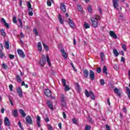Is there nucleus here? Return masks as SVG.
Segmentation results:
<instances>
[{
	"mask_svg": "<svg viewBox=\"0 0 130 130\" xmlns=\"http://www.w3.org/2000/svg\"><path fill=\"white\" fill-rule=\"evenodd\" d=\"M101 19V17L98 14H95L94 17H91L90 20L91 22V24L94 28H97L98 27V21Z\"/></svg>",
	"mask_w": 130,
	"mask_h": 130,
	"instance_id": "obj_1",
	"label": "nucleus"
},
{
	"mask_svg": "<svg viewBox=\"0 0 130 130\" xmlns=\"http://www.w3.org/2000/svg\"><path fill=\"white\" fill-rule=\"evenodd\" d=\"M85 95L87 98L90 97L91 100H95V95L93 93V91H90L89 92L87 89H85Z\"/></svg>",
	"mask_w": 130,
	"mask_h": 130,
	"instance_id": "obj_2",
	"label": "nucleus"
},
{
	"mask_svg": "<svg viewBox=\"0 0 130 130\" xmlns=\"http://www.w3.org/2000/svg\"><path fill=\"white\" fill-rule=\"evenodd\" d=\"M61 105L63 107H67V99L64 96V94H61L60 96Z\"/></svg>",
	"mask_w": 130,
	"mask_h": 130,
	"instance_id": "obj_3",
	"label": "nucleus"
},
{
	"mask_svg": "<svg viewBox=\"0 0 130 130\" xmlns=\"http://www.w3.org/2000/svg\"><path fill=\"white\" fill-rule=\"evenodd\" d=\"M41 67H44L45 63H46V60L45 59V55H42V59L39 62Z\"/></svg>",
	"mask_w": 130,
	"mask_h": 130,
	"instance_id": "obj_4",
	"label": "nucleus"
},
{
	"mask_svg": "<svg viewBox=\"0 0 130 130\" xmlns=\"http://www.w3.org/2000/svg\"><path fill=\"white\" fill-rule=\"evenodd\" d=\"M16 92H17V93L18 94V96L20 98H22L23 97V90H22V88H21L20 87H18L16 89Z\"/></svg>",
	"mask_w": 130,
	"mask_h": 130,
	"instance_id": "obj_5",
	"label": "nucleus"
},
{
	"mask_svg": "<svg viewBox=\"0 0 130 130\" xmlns=\"http://www.w3.org/2000/svg\"><path fill=\"white\" fill-rule=\"evenodd\" d=\"M25 121L26 123H28V124H32L33 123V120H32V118H31V116L29 115L26 117Z\"/></svg>",
	"mask_w": 130,
	"mask_h": 130,
	"instance_id": "obj_6",
	"label": "nucleus"
},
{
	"mask_svg": "<svg viewBox=\"0 0 130 130\" xmlns=\"http://www.w3.org/2000/svg\"><path fill=\"white\" fill-rule=\"evenodd\" d=\"M18 54L19 55L20 57H22V58H24L25 57L26 55L24 53V51L21 49L17 50Z\"/></svg>",
	"mask_w": 130,
	"mask_h": 130,
	"instance_id": "obj_7",
	"label": "nucleus"
},
{
	"mask_svg": "<svg viewBox=\"0 0 130 130\" xmlns=\"http://www.w3.org/2000/svg\"><path fill=\"white\" fill-rule=\"evenodd\" d=\"M89 78L91 81L95 80V73L93 70L89 71Z\"/></svg>",
	"mask_w": 130,
	"mask_h": 130,
	"instance_id": "obj_8",
	"label": "nucleus"
},
{
	"mask_svg": "<svg viewBox=\"0 0 130 130\" xmlns=\"http://www.w3.org/2000/svg\"><path fill=\"white\" fill-rule=\"evenodd\" d=\"M113 5L114 9L118 11V0H112Z\"/></svg>",
	"mask_w": 130,
	"mask_h": 130,
	"instance_id": "obj_9",
	"label": "nucleus"
},
{
	"mask_svg": "<svg viewBox=\"0 0 130 130\" xmlns=\"http://www.w3.org/2000/svg\"><path fill=\"white\" fill-rule=\"evenodd\" d=\"M4 123L6 126H10V125H11V122H10V119H9V118H8V117H6L5 118Z\"/></svg>",
	"mask_w": 130,
	"mask_h": 130,
	"instance_id": "obj_10",
	"label": "nucleus"
},
{
	"mask_svg": "<svg viewBox=\"0 0 130 130\" xmlns=\"http://www.w3.org/2000/svg\"><path fill=\"white\" fill-rule=\"evenodd\" d=\"M45 95L46 97H50L52 95L51 90L49 89H46L45 90Z\"/></svg>",
	"mask_w": 130,
	"mask_h": 130,
	"instance_id": "obj_11",
	"label": "nucleus"
},
{
	"mask_svg": "<svg viewBox=\"0 0 130 130\" xmlns=\"http://www.w3.org/2000/svg\"><path fill=\"white\" fill-rule=\"evenodd\" d=\"M47 105H48V107H49L51 110H53V105L52 104V102H51V101H47Z\"/></svg>",
	"mask_w": 130,
	"mask_h": 130,
	"instance_id": "obj_12",
	"label": "nucleus"
},
{
	"mask_svg": "<svg viewBox=\"0 0 130 130\" xmlns=\"http://www.w3.org/2000/svg\"><path fill=\"white\" fill-rule=\"evenodd\" d=\"M37 124L38 127H40L41 126V118L39 115H38L37 117Z\"/></svg>",
	"mask_w": 130,
	"mask_h": 130,
	"instance_id": "obj_13",
	"label": "nucleus"
},
{
	"mask_svg": "<svg viewBox=\"0 0 130 130\" xmlns=\"http://www.w3.org/2000/svg\"><path fill=\"white\" fill-rule=\"evenodd\" d=\"M109 35L111 37L114 38V39H117V35L115 34V32L113 31H109Z\"/></svg>",
	"mask_w": 130,
	"mask_h": 130,
	"instance_id": "obj_14",
	"label": "nucleus"
},
{
	"mask_svg": "<svg viewBox=\"0 0 130 130\" xmlns=\"http://www.w3.org/2000/svg\"><path fill=\"white\" fill-rule=\"evenodd\" d=\"M60 51L61 52V53H62V56H63V57L65 58V59H67V58H68V54L64 51V49H60Z\"/></svg>",
	"mask_w": 130,
	"mask_h": 130,
	"instance_id": "obj_15",
	"label": "nucleus"
},
{
	"mask_svg": "<svg viewBox=\"0 0 130 130\" xmlns=\"http://www.w3.org/2000/svg\"><path fill=\"white\" fill-rule=\"evenodd\" d=\"M83 76L85 78H88L89 77V71L87 69L83 70Z\"/></svg>",
	"mask_w": 130,
	"mask_h": 130,
	"instance_id": "obj_16",
	"label": "nucleus"
},
{
	"mask_svg": "<svg viewBox=\"0 0 130 130\" xmlns=\"http://www.w3.org/2000/svg\"><path fill=\"white\" fill-rule=\"evenodd\" d=\"M69 24L71 28H74L75 27V23H74V21L72 20L70 18H69Z\"/></svg>",
	"mask_w": 130,
	"mask_h": 130,
	"instance_id": "obj_17",
	"label": "nucleus"
},
{
	"mask_svg": "<svg viewBox=\"0 0 130 130\" xmlns=\"http://www.w3.org/2000/svg\"><path fill=\"white\" fill-rule=\"evenodd\" d=\"M60 10H61L63 13H66L67 12V9L66 8V5L64 4L61 3V6L60 7Z\"/></svg>",
	"mask_w": 130,
	"mask_h": 130,
	"instance_id": "obj_18",
	"label": "nucleus"
},
{
	"mask_svg": "<svg viewBox=\"0 0 130 130\" xmlns=\"http://www.w3.org/2000/svg\"><path fill=\"white\" fill-rule=\"evenodd\" d=\"M12 114L14 117H18V114H19V112L18 110L16 109L12 110Z\"/></svg>",
	"mask_w": 130,
	"mask_h": 130,
	"instance_id": "obj_19",
	"label": "nucleus"
},
{
	"mask_svg": "<svg viewBox=\"0 0 130 130\" xmlns=\"http://www.w3.org/2000/svg\"><path fill=\"white\" fill-rule=\"evenodd\" d=\"M19 112L21 114L22 117H25L26 115L25 112H24V110L22 109H19Z\"/></svg>",
	"mask_w": 130,
	"mask_h": 130,
	"instance_id": "obj_20",
	"label": "nucleus"
},
{
	"mask_svg": "<svg viewBox=\"0 0 130 130\" xmlns=\"http://www.w3.org/2000/svg\"><path fill=\"white\" fill-rule=\"evenodd\" d=\"M47 62L49 67H51V62H50V58L48 54L46 55Z\"/></svg>",
	"mask_w": 130,
	"mask_h": 130,
	"instance_id": "obj_21",
	"label": "nucleus"
},
{
	"mask_svg": "<svg viewBox=\"0 0 130 130\" xmlns=\"http://www.w3.org/2000/svg\"><path fill=\"white\" fill-rule=\"evenodd\" d=\"M27 8H28V11H29V12H30V11H32V10H33L32 9V5H31V3H30V2H27Z\"/></svg>",
	"mask_w": 130,
	"mask_h": 130,
	"instance_id": "obj_22",
	"label": "nucleus"
},
{
	"mask_svg": "<svg viewBox=\"0 0 130 130\" xmlns=\"http://www.w3.org/2000/svg\"><path fill=\"white\" fill-rule=\"evenodd\" d=\"M16 80L17 82H18V83H21V82H22V79L21 78L19 75H16Z\"/></svg>",
	"mask_w": 130,
	"mask_h": 130,
	"instance_id": "obj_23",
	"label": "nucleus"
},
{
	"mask_svg": "<svg viewBox=\"0 0 130 130\" xmlns=\"http://www.w3.org/2000/svg\"><path fill=\"white\" fill-rule=\"evenodd\" d=\"M38 50L40 51V52L42 51V45H41V42H39L38 43Z\"/></svg>",
	"mask_w": 130,
	"mask_h": 130,
	"instance_id": "obj_24",
	"label": "nucleus"
},
{
	"mask_svg": "<svg viewBox=\"0 0 130 130\" xmlns=\"http://www.w3.org/2000/svg\"><path fill=\"white\" fill-rule=\"evenodd\" d=\"M114 92H115V93H116V94H117L118 96H121V95L120 92H119V90L117 88H115L114 89Z\"/></svg>",
	"mask_w": 130,
	"mask_h": 130,
	"instance_id": "obj_25",
	"label": "nucleus"
},
{
	"mask_svg": "<svg viewBox=\"0 0 130 130\" xmlns=\"http://www.w3.org/2000/svg\"><path fill=\"white\" fill-rule=\"evenodd\" d=\"M5 47L7 49H10V43L8 41H6L4 43Z\"/></svg>",
	"mask_w": 130,
	"mask_h": 130,
	"instance_id": "obj_26",
	"label": "nucleus"
},
{
	"mask_svg": "<svg viewBox=\"0 0 130 130\" xmlns=\"http://www.w3.org/2000/svg\"><path fill=\"white\" fill-rule=\"evenodd\" d=\"M103 72L104 73V74H105L106 76L108 75V72H107V67L106 66H104Z\"/></svg>",
	"mask_w": 130,
	"mask_h": 130,
	"instance_id": "obj_27",
	"label": "nucleus"
},
{
	"mask_svg": "<svg viewBox=\"0 0 130 130\" xmlns=\"http://www.w3.org/2000/svg\"><path fill=\"white\" fill-rule=\"evenodd\" d=\"M58 19L60 24H64L63 20H62V18H61V15H60V14H59Z\"/></svg>",
	"mask_w": 130,
	"mask_h": 130,
	"instance_id": "obj_28",
	"label": "nucleus"
},
{
	"mask_svg": "<svg viewBox=\"0 0 130 130\" xmlns=\"http://www.w3.org/2000/svg\"><path fill=\"white\" fill-rule=\"evenodd\" d=\"M113 52L115 56H118V55L119 54V53H118L117 52V50H116V49H113Z\"/></svg>",
	"mask_w": 130,
	"mask_h": 130,
	"instance_id": "obj_29",
	"label": "nucleus"
},
{
	"mask_svg": "<svg viewBox=\"0 0 130 130\" xmlns=\"http://www.w3.org/2000/svg\"><path fill=\"white\" fill-rule=\"evenodd\" d=\"M43 45L44 49L46 50V51H48L49 50V48L48 47V46L46 45L44 43H43Z\"/></svg>",
	"mask_w": 130,
	"mask_h": 130,
	"instance_id": "obj_30",
	"label": "nucleus"
},
{
	"mask_svg": "<svg viewBox=\"0 0 130 130\" xmlns=\"http://www.w3.org/2000/svg\"><path fill=\"white\" fill-rule=\"evenodd\" d=\"M61 83L63 85V87L66 86L67 85V80H66V79H62L61 80Z\"/></svg>",
	"mask_w": 130,
	"mask_h": 130,
	"instance_id": "obj_31",
	"label": "nucleus"
},
{
	"mask_svg": "<svg viewBox=\"0 0 130 130\" xmlns=\"http://www.w3.org/2000/svg\"><path fill=\"white\" fill-rule=\"evenodd\" d=\"M18 21V23H19V27L22 28L23 27V22H22V19L19 18Z\"/></svg>",
	"mask_w": 130,
	"mask_h": 130,
	"instance_id": "obj_32",
	"label": "nucleus"
},
{
	"mask_svg": "<svg viewBox=\"0 0 130 130\" xmlns=\"http://www.w3.org/2000/svg\"><path fill=\"white\" fill-rule=\"evenodd\" d=\"M53 0H47V5L48 7H51V2L52 3Z\"/></svg>",
	"mask_w": 130,
	"mask_h": 130,
	"instance_id": "obj_33",
	"label": "nucleus"
},
{
	"mask_svg": "<svg viewBox=\"0 0 130 130\" xmlns=\"http://www.w3.org/2000/svg\"><path fill=\"white\" fill-rule=\"evenodd\" d=\"M105 56V55H104V53L103 52H102L101 53V59L102 61H103V60H104Z\"/></svg>",
	"mask_w": 130,
	"mask_h": 130,
	"instance_id": "obj_34",
	"label": "nucleus"
},
{
	"mask_svg": "<svg viewBox=\"0 0 130 130\" xmlns=\"http://www.w3.org/2000/svg\"><path fill=\"white\" fill-rule=\"evenodd\" d=\"M126 90L127 91V93L128 94V98L130 99V89L129 88L126 87Z\"/></svg>",
	"mask_w": 130,
	"mask_h": 130,
	"instance_id": "obj_35",
	"label": "nucleus"
},
{
	"mask_svg": "<svg viewBox=\"0 0 130 130\" xmlns=\"http://www.w3.org/2000/svg\"><path fill=\"white\" fill-rule=\"evenodd\" d=\"M84 27L85 29H89V28H90V25L88 23L85 22L84 24Z\"/></svg>",
	"mask_w": 130,
	"mask_h": 130,
	"instance_id": "obj_36",
	"label": "nucleus"
},
{
	"mask_svg": "<svg viewBox=\"0 0 130 130\" xmlns=\"http://www.w3.org/2000/svg\"><path fill=\"white\" fill-rule=\"evenodd\" d=\"M1 32L2 36L4 37H6V36H7V34L5 32V30L3 29L1 30Z\"/></svg>",
	"mask_w": 130,
	"mask_h": 130,
	"instance_id": "obj_37",
	"label": "nucleus"
},
{
	"mask_svg": "<svg viewBox=\"0 0 130 130\" xmlns=\"http://www.w3.org/2000/svg\"><path fill=\"white\" fill-rule=\"evenodd\" d=\"M8 98L9 102H10V104H11L12 106H14V103H13V101H12V96H9Z\"/></svg>",
	"mask_w": 130,
	"mask_h": 130,
	"instance_id": "obj_38",
	"label": "nucleus"
},
{
	"mask_svg": "<svg viewBox=\"0 0 130 130\" xmlns=\"http://www.w3.org/2000/svg\"><path fill=\"white\" fill-rule=\"evenodd\" d=\"M2 67L4 70H7L8 69V65L5 64V63H3Z\"/></svg>",
	"mask_w": 130,
	"mask_h": 130,
	"instance_id": "obj_39",
	"label": "nucleus"
},
{
	"mask_svg": "<svg viewBox=\"0 0 130 130\" xmlns=\"http://www.w3.org/2000/svg\"><path fill=\"white\" fill-rule=\"evenodd\" d=\"M4 56L6 57V56H5V54H4L2 51L0 50V58H3Z\"/></svg>",
	"mask_w": 130,
	"mask_h": 130,
	"instance_id": "obj_40",
	"label": "nucleus"
},
{
	"mask_svg": "<svg viewBox=\"0 0 130 130\" xmlns=\"http://www.w3.org/2000/svg\"><path fill=\"white\" fill-rule=\"evenodd\" d=\"M64 87H65L64 91H66V92H68V91H70V90H71V88L69 87V85H66V86H65Z\"/></svg>",
	"mask_w": 130,
	"mask_h": 130,
	"instance_id": "obj_41",
	"label": "nucleus"
},
{
	"mask_svg": "<svg viewBox=\"0 0 130 130\" xmlns=\"http://www.w3.org/2000/svg\"><path fill=\"white\" fill-rule=\"evenodd\" d=\"M85 130H91V125H86L85 127Z\"/></svg>",
	"mask_w": 130,
	"mask_h": 130,
	"instance_id": "obj_42",
	"label": "nucleus"
},
{
	"mask_svg": "<svg viewBox=\"0 0 130 130\" xmlns=\"http://www.w3.org/2000/svg\"><path fill=\"white\" fill-rule=\"evenodd\" d=\"M121 47L124 51H126V45H125V44L122 45Z\"/></svg>",
	"mask_w": 130,
	"mask_h": 130,
	"instance_id": "obj_43",
	"label": "nucleus"
},
{
	"mask_svg": "<svg viewBox=\"0 0 130 130\" xmlns=\"http://www.w3.org/2000/svg\"><path fill=\"white\" fill-rule=\"evenodd\" d=\"M87 10L89 13H91L92 12V7H91V5H89L87 7Z\"/></svg>",
	"mask_w": 130,
	"mask_h": 130,
	"instance_id": "obj_44",
	"label": "nucleus"
},
{
	"mask_svg": "<svg viewBox=\"0 0 130 130\" xmlns=\"http://www.w3.org/2000/svg\"><path fill=\"white\" fill-rule=\"evenodd\" d=\"M100 83L102 86H104V85L105 84V81H104V79H101Z\"/></svg>",
	"mask_w": 130,
	"mask_h": 130,
	"instance_id": "obj_45",
	"label": "nucleus"
},
{
	"mask_svg": "<svg viewBox=\"0 0 130 130\" xmlns=\"http://www.w3.org/2000/svg\"><path fill=\"white\" fill-rule=\"evenodd\" d=\"M88 121L90 122V123H94V121L92 120V118L90 117V116H88Z\"/></svg>",
	"mask_w": 130,
	"mask_h": 130,
	"instance_id": "obj_46",
	"label": "nucleus"
},
{
	"mask_svg": "<svg viewBox=\"0 0 130 130\" xmlns=\"http://www.w3.org/2000/svg\"><path fill=\"white\" fill-rule=\"evenodd\" d=\"M12 21L14 24H16L17 23V18H16V16L13 17Z\"/></svg>",
	"mask_w": 130,
	"mask_h": 130,
	"instance_id": "obj_47",
	"label": "nucleus"
},
{
	"mask_svg": "<svg viewBox=\"0 0 130 130\" xmlns=\"http://www.w3.org/2000/svg\"><path fill=\"white\" fill-rule=\"evenodd\" d=\"M76 87L78 91H80L81 90V87H80V85L79 84V83H76Z\"/></svg>",
	"mask_w": 130,
	"mask_h": 130,
	"instance_id": "obj_48",
	"label": "nucleus"
},
{
	"mask_svg": "<svg viewBox=\"0 0 130 130\" xmlns=\"http://www.w3.org/2000/svg\"><path fill=\"white\" fill-rule=\"evenodd\" d=\"M77 9L79 11H82L83 7L81 5H77Z\"/></svg>",
	"mask_w": 130,
	"mask_h": 130,
	"instance_id": "obj_49",
	"label": "nucleus"
},
{
	"mask_svg": "<svg viewBox=\"0 0 130 130\" xmlns=\"http://www.w3.org/2000/svg\"><path fill=\"white\" fill-rule=\"evenodd\" d=\"M9 56L10 59H14L15 58V55L13 54H9Z\"/></svg>",
	"mask_w": 130,
	"mask_h": 130,
	"instance_id": "obj_50",
	"label": "nucleus"
},
{
	"mask_svg": "<svg viewBox=\"0 0 130 130\" xmlns=\"http://www.w3.org/2000/svg\"><path fill=\"white\" fill-rule=\"evenodd\" d=\"M34 33H35V34L36 36H39V34H38V31H37V29H35L34 30Z\"/></svg>",
	"mask_w": 130,
	"mask_h": 130,
	"instance_id": "obj_51",
	"label": "nucleus"
},
{
	"mask_svg": "<svg viewBox=\"0 0 130 130\" xmlns=\"http://www.w3.org/2000/svg\"><path fill=\"white\" fill-rule=\"evenodd\" d=\"M2 125H3V121H2V119H0V130H3V127H2Z\"/></svg>",
	"mask_w": 130,
	"mask_h": 130,
	"instance_id": "obj_52",
	"label": "nucleus"
},
{
	"mask_svg": "<svg viewBox=\"0 0 130 130\" xmlns=\"http://www.w3.org/2000/svg\"><path fill=\"white\" fill-rule=\"evenodd\" d=\"M96 72L98 74H100L101 73V68H98L96 69Z\"/></svg>",
	"mask_w": 130,
	"mask_h": 130,
	"instance_id": "obj_53",
	"label": "nucleus"
},
{
	"mask_svg": "<svg viewBox=\"0 0 130 130\" xmlns=\"http://www.w3.org/2000/svg\"><path fill=\"white\" fill-rule=\"evenodd\" d=\"M48 128L49 130H53V128L52 126H51V125H50V124L48 125Z\"/></svg>",
	"mask_w": 130,
	"mask_h": 130,
	"instance_id": "obj_54",
	"label": "nucleus"
},
{
	"mask_svg": "<svg viewBox=\"0 0 130 130\" xmlns=\"http://www.w3.org/2000/svg\"><path fill=\"white\" fill-rule=\"evenodd\" d=\"M10 90L13 91V84H10L9 86Z\"/></svg>",
	"mask_w": 130,
	"mask_h": 130,
	"instance_id": "obj_55",
	"label": "nucleus"
},
{
	"mask_svg": "<svg viewBox=\"0 0 130 130\" xmlns=\"http://www.w3.org/2000/svg\"><path fill=\"white\" fill-rule=\"evenodd\" d=\"M73 123L76 124L77 123V119L76 118H74L72 119Z\"/></svg>",
	"mask_w": 130,
	"mask_h": 130,
	"instance_id": "obj_56",
	"label": "nucleus"
},
{
	"mask_svg": "<svg viewBox=\"0 0 130 130\" xmlns=\"http://www.w3.org/2000/svg\"><path fill=\"white\" fill-rule=\"evenodd\" d=\"M62 115H63V118H64V119L67 118V114H66V112H63Z\"/></svg>",
	"mask_w": 130,
	"mask_h": 130,
	"instance_id": "obj_57",
	"label": "nucleus"
},
{
	"mask_svg": "<svg viewBox=\"0 0 130 130\" xmlns=\"http://www.w3.org/2000/svg\"><path fill=\"white\" fill-rule=\"evenodd\" d=\"M18 125L20 127V128H23V127H22V123H21V121H18Z\"/></svg>",
	"mask_w": 130,
	"mask_h": 130,
	"instance_id": "obj_58",
	"label": "nucleus"
},
{
	"mask_svg": "<svg viewBox=\"0 0 130 130\" xmlns=\"http://www.w3.org/2000/svg\"><path fill=\"white\" fill-rule=\"evenodd\" d=\"M4 25L6 27H7V28H8V29H9L10 28V25L8 24V23L5 22L4 23Z\"/></svg>",
	"mask_w": 130,
	"mask_h": 130,
	"instance_id": "obj_59",
	"label": "nucleus"
},
{
	"mask_svg": "<svg viewBox=\"0 0 130 130\" xmlns=\"http://www.w3.org/2000/svg\"><path fill=\"white\" fill-rule=\"evenodd\" d=\"M20 37L21 38H25V36L23 34V32H20Z\"/></svg>",
	"mask_w": 130,
	"mask_h": 130,
	"instance_id": "obj_60",
	"label": "nucleus"
},
{
	"mask_svg": "<svg viewBox=\"0 0 130 130\" xmlns=\"http://www.w3.org/2000/svg\"><path fill=\"white\" fill-rule=\"evenodd\" d=\"M44 120H45V122H48L49 121V118L46 117V118H45Z\"/></svg>",
	"mask_w": 130,
	"mask_h": 130,
	"instance_id": "obj_61",
	"label": "nucleus"
},
{
	"mask_svg": "<svg viewBox=\"0 0 130 130\" xmlns=\"http://www.w3.org/2000/svg\"><path fill=\"white\" fill-rule=\"evenodd\" d=\"M121 61H122L123 63L125 62V59H124V57H121Z\"/></svg>",
	"mask_w": 130,
	"mask_h": 130,
	"instance_id": "obj_62",
	"label": "nucleus"
},
{
	"mask_svg": "<svg viewBox=\"0 0 130 130\" xmlns=\"http://www.w3.org/2000/svg\"><path fill=\"white\" fill-rule=\"evenodd\" d=\"M28 15L29 16H33V12H32V11H30L29 12H28Z\"/></svg>",
	"mask_w": 130,
	"mask_h": 130,
	"instance_id": "obj_63",
	"label": "nucleus"
},
{
	"mask_svg": "<svg viewBox=\"0 0 130 130\" xmlns=\"http://www.w3.org/2000/svg\"><path fill=\"white\" fill-rule=\"evenodd\" d=\"M106 127L107 130H111L110 126H109L108 125H106Z\"/></svg>",
	"mask_w": 130,
	"mask_h": 130,
	"instance_id": "obj_64",
	"label": "nucleus"
}]
</instances>
